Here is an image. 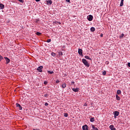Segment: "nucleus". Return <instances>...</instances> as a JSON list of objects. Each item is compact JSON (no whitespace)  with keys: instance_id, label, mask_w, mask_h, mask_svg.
Segmentation results:
<instances>
[{"instance_id":"1","label":"nucleus","mask_w":130,"mask_h":130,"mask_svg":"<svg viewBox=\"0 0 130 130\" xmlns=\"http://www.w3.org/2000/svg\"><path fill=\"white\" fill-rule=\"evenodd\" d=\"M82 62L84 64V66L87 67V68H89V67H90L89 62H88V61H87V60H86V59H82Z\"/></svg>"},{"instance_id":"2","label":"nucleus","mask_w":130,"mask_h":130,"mask_svg":"<svg viewBox=\"0 0 130 130\" xmlns=\"http://www.w3.org/2000/svg\"><path fill=\"white\" fill-rule=\"evenodd\" d=\"M87 19L89 21H92L93 20V16L89 15L87 16Z\"/></svg>"},{"instance_id":"3","label":"nucleus","mask_w":130,"mask_h":130,"mask_svg":"<svg viewBox=\"0 0 130 130\" xmlns=\"http://www.w3.org/2000/svg\"><path fill=\"white\" fill-rule=\"evenodd\" d=\"M42 69H43V66H39L37 69V71L40 73H42Z\"/></svg>"},{"instance_id":"4","label":"nucleus","mask_w":130,"mask_h":130,"mask_svg":"<svg viewBox=\"0 0 130 130\" xmlns=\"http://www.w3.org/2000/svg\"><path fill=\"white\" fill-rule=\"evenodd\" d=\"M114 118H116V117L119 115V112L115 111L114 112Z\"/></svg>"},{"instance_id":"5","label":"nucleus","mask_w":130,"mask_h":130,"mask_svg":"<svg viewBox=\"0 0 130 130\" xmlns=\"http://www.w3.org/2000/svg\"><path fill=\"white\" fill-rule=\"evenodd\" d=\"M78 54L79 55H83V50L82 49H78Z\"/></svg>"},{"instance_id":"6","label":"nucleus","mask_w":130,"mask_h":130,"mask_svg":"<svg viewBox=\"0 0 130 130\" xmlns=\"http://www.w3.org/2000/svg\"><path fill=\"white\" fill-rule=\"evenodd\" d=\"M109 128H110L111 130H116L115 127H114V125H110Z\"/></svg>"},{"instance_id":"7","label":"nucleus","mask_w":130,"mask_h":130,"mask_svg":"<svg viewBox=\"0 0 130 130\" xmlns=\"http://www.w3.org/2000/svg\"><path fill=\"white\" fill-rule=\"evenodd\" d=\"M83 130H88V125H85L82 126Z\"/></svg>"},{"instance_id":"8","label":"nucleus","mask_w":130,"mask_h":130,"mask_svg":"<svg viewBox=\"0 0 130 130\" xmlns=\"http://www.w3.org/2000/svg\"><path fill=\"white\" fill-rule=\"evenodd\" d=\"M16 107H19V110H22V106H20V105L19 104L17 103Z\"/></svg>"},{"instance_id":"9","label":"nucleus","mask_w":130,"mask_h":130,"mask_svg":"<svg viewBox=\"0 0 130 130\" xmlns=\"http://www.w3.org/2000/svg\"><path fill=\"white\" fill-rule=\"evenodd\" d=\"M4 58L6 60V63L7 64H8V63H9V62H10V60L9 59V58H8L7 57H5Z\"/></svg>"},{"instance_id":"10","label":"nucleus","mask_w":130,"mask_h":130,"mask_svg":"<svg viewBox=\"0 0 130 130\" xmlns=\"http://www.w3.org/2000/svg\"><path fill=\"white\" fill-rule=\"evenodd\" d=\"M80 90V89L79 88H73L72 90L74 92H79V90Z\"/></svg>"},{"instance_id":"11","label":"nucleus","mask_w":130,"mask_h":130,"mask_svg":"<svg viewBox=\"0 0 130 130\" xmlns=\"http://www.w3.org/2000/svg\"><path fill=\"white\" fill-rule=\"evenodd\" d=\"M0 8L1 10H4L5 9V5L3 4H0Z\"/></svg>"},{"instance_id":"12","label":"nucleus","mask_w":130,"mask_h":130,"mask_svg":"<svg viewBox=\"0 0 130 130\" xmlns=\"http://www.w3.org/2000/svg\"><path fill=\"white\" fill-rule=\"evenodd\" d=\"M61 87L63 89H64L65 88L67 87V84L66 83H63L62 85H61Z\"/></svg>"},{"instance_id":"13","label":"nucleus","mask_w":130,"mask_h":130,"mask_svg":"<svg viewBox=\"0 0 130 130\" xmlns=\"http://www.w3.org/2000/svg\"><path fill=\"white\" fill-rule=\"evenodd\" d=\"M90 121L91 122H94V121H95V118L94 117L90 118Z\"/></svg>"},{"instance_id":"14","label":"nucleus","mask_w":130,"mask_h":130,"mask_svg":"<svg viewBox=\"0 0 130 130\" xmlns=\"http://www.w3.org/2000/svg\"><path fill=\"white\" fill-rule=\"evenodd\" d=\"M47 5H51L52 4V1L50 0V1H47Z\"/></svg>"},{"instance_id":"15","label":"nucleus","mask_w":130,"mask_h":130,"mask_svg":"<svg viewBox=\"0 0 130 130\" xmlns=\"http://www.w3.org/2000/svg\"><path fill=\"white\" fill-rule=\"evenodd\" d=\"M117 94L118 95H120V94H121V90H118L117 91Z\"/></svg>"},{"instance_id":"16","label":"nucleus","mask_w":130,"mask_h":130,"mask_svg":"<svg viewBox=\"0 0 130 130\" xmlns=\"http://www.w3.org/2000/svg\"><path fill=\"white\" fill-rule=\"evenodd\" d=\"M116 98L118 101L120 100V97H119V96H118V95L117 94H116Z\"/></svg>"},{"instance_id":"17","label":"nucleus","mask_w":130,"mask_h":130,"mask_svg":"<svg viewBox=\"0 0 130 130\" xmlns=\"http://www.w3.org/2000/svg\"><path fill=\"white\" fill-rule=\"evenodd\" d=\"M90 31H91V32H94V31H95V28L94 27H91Z\"/></svg>"},{"instance_id":"18","label":"nucleus","mask_w":130,"mask_h":130,"mask_svg":"<svg viewBox=\"0 0 130 130\" xmlns=\"http://www.w3.org/2000/svg\"><path fill=\"white\" fill-rule=\"evenodd\" d=\"M85 58L86 59H89V60H91V58L89 57V56H85Z\"/></svg>"},{"instance_id":"19","label":"nucleus","mask_w":130,"mask_h":130,"mask_svg":"<svg viewBox=\"0 0 130 130\" xmlns=\"http://www.w3.org/2000/svg\"><path fill=\"white\" fill-rule=\"evenodd\" d=\"M122 6H123V1L121 0L120 7H122Z\"/></svg>"},{"instance_id":"20","label":"nucleus","mask_w":130,"mask_h":130,"mask_svg":"<svg viewBox=\"0 0 130 130\" xmlns=\"http://www.w3.org/2000/svg\"><path fill=\"white\" fill-rule=\"evenodd\" d=\"M48 74H50V75H52V74H54V72L53 71H48Z\"/></svg>"},{"instance_id":"21","label":"nucleus","mask_w":130,"mask_h":130,"mask_svg":"<svg viewBox=\"0 0 130 130\" xmlns=\"http://www.w3.org/2000/svg\"><path fill=\"white\" fill-rule=\"evenodd\" d=\"M64 116L65 117H68V116H69V114H68V113H64Z\"/></svg>"},{"instance_id":"22","label":"nucleus","mask_w":130,"mask_h":130,"mask_svg":"<svg viewBox=\"0 0 130 130\" xmlns=\"http://www.w3.org/2000/svg\"><path fill=\"white\" fill-rule=\"evenodd\" d=\"M51 54L52 56H55V55H56V54H55V53H53V52H52Z\"/></svg>"},{"instance_id":"23","label":"nucleus","mask_w":130,"mask_h":130,"mask_svg":"<svg viewBox=\"0 0 130 130\" xmlns=\"http://www.w3.org/2000/svg\"><path fill=\"white\" fill-rule=\"evenodd\" d=\"M91 127H92V128L93 129L92 130L97 128V127H95V125H92Z\"/></svg>"},{"instance_id":"24","label":"nucleus","mask_w":130,"mask_h":130,"mask_svg":"<svg viewBox=\"0 0 130 130\" xmlns=\"http://www.w3.org/2000/svg\"><path fill=\"white\" fill-rule=\"evenodd\" d=\"M47 42L48 43H49V42H51V39H48V40H47Z\"/></svg>"},{"instance_id":"25","label":"nucleus","mask_w":130,"mask_h":130,"mask_svg":"<svg viewBox=\"0 0 130 130\" xmlns=\"http://www.w3.org/2000/svg\"><path fill=\"white\" fill-rule=\"evenodd\" d=\"M124 36V35L123 34H122L120 36V38H122Z\"/></svg>"},{"instance_id":"26","label":"nucleus","mask_w":130,"mask_h":130,"mask_svg":"<svg viewBox=\"0 0 130 130\" xmlns=\"http://www.w3.org/2000/svg\"><path fill=\"white\" fill-rule=\"evenodd\" d=\"M36 34H37V35H38L39 36H40V35H41V33H40L39 32H37Z\"/></svg>"},{"instance_id":"27","label":"nucleus","mask_w":130,"mask_h":130,"mask_svg":"<svg viewBox=\"0 0 130 130\" xmlns=\"http://www.w3.org/2000/svg\"><path fill=\"white\" fill-rule=\"evenodd\" d=\"M102 74H103V76H105V75H106V72L104 71Z\"/></svg>"},{"instance_id":"28","label":"nucleus","mask_w":130,"mask_h":130,"mask_svg":"<svg viewBox=\"0 0 130 130\" xmlns=\"http://www.w3.org/2000/svg\"><path fill=\"white\" fill-rule=\"evenodd\" d=\"M4 58V57H3V56L0 55V60H2V59H3Z\"/></svg>"},{"instance_id":"29","label":"nucleus","mask_w":130,"mask_h":130,"mask_svg":"<svg viewBox=\"0 0 130 130\" xmlns=\"http://www.w3.org/2000/svg\"><path fill=\"white\" fill-rule=\"evenodd\" d=\"M19 1V2H20V3H24V1L23 0H18Z\"/></svg>"},{"instance_id":"30","label":"nucleus","mask_w":130,"mask_h":130,"mask_svg":"<svg viewBox=\"0 0 130 130\" xmlns=\"http://www.w3.org/2000/svg\"><path fill=\"white\" fill-rule=\"evenodd\" d=\"M56 84H58V83H59V80H57L56 81Z\"/></svg>"},{"instance_id":"31","label":"nucleus","mask_w":130,"mask_h":130,"mask_svg":"<svg viewBox=\"0 0 130 130\" xmlns=\"http://www.w3.org/2000/svg\"><path fill=\"white\" fill-rule=\"evenodd\" d=\"M45 106H48V103H45Z\"/></svg>"},{"instance_id":"32","label":"nucleus","mask_w":130,"mask_h":130,"mask_svg":"<svg viewBox=\"0 0 130 130\" xmlns=\"http://www.w3.org/2000/svg\"><path fill=\"white\" fill-rule=\"evenodd\" d=\"M44 85H47V81H45L44 82Z\"/></svg>"},{"instance_id":"33","label":"nucleus","mask_w":130,"mask_h":130,"mask_svg":"<svg viewBox=\"0 0 130 130\" xmlns=\"http://www.w3.org/2000/svg\"><path fill=\"white\" fill-rule=\"evenodd\" d=\"M48 95L47 94H44V97H48Z\"/></svg>"},{"instance_id":"34","label":"nucleus","mask_w":130,"mask_h":130,"mask_svg":"<svg viewBox=\"0 0 130 130\" xmlns=\"http://www.w3.org/2000/svg\"><path fill=\"white\" fill-rule=\"evenodd\" d=\"M66 2L67 3H71V1L70 0H66Z\"/></svg>"},{"instance_id":"35","label":"nucleus","mask_w":130,"mask_h":130,"mask_svg":"<svg viewBox=\"0 0 130 130\" xmlns=\"http://www.w3.org/2000/svg\"><path fill=\"white\" fill-rule=\"evenodd\" d=\"M127 66H128V67H129V68H130V63L129 62H128Z\"/></svg>"},{"instance_id":"36","label":"nucleus","mask_w":130,"mask_h":130,"mask_svg":"<svg viewBox=\"0 0 130 130\" xmlns=\"http://www.w3.org/2000/svg\"><path fill=\"white\" fill-rule=\"evenodd\" d=\"M101 37H103V34L101 35Z\"/></svg>"},{"instance_id":"37","label":"nucleus","mask_w":130,"mask_h":130,"mask_svg":"<svg viewBox=\"0 0 130 130\" xmlns=\"http://www.w3.org/2000/svg\"><path fill=\"white\" fill-rule=\"evenodd\" d=\"M36 2H40V0H36Z\"/></svg>"},{"instance_id":"38","label":"nucleus","mask_w":130,"mask_h":130,"mask_svg":"<svg viewBox=\"0 0 130 130\" xmlns=\"http://www.w3.org/2000/svg\"><path fill=\"white\" fill-rule=\"evenodd\" d=\"M61 54L62 55V53H61Z\"/></svg>"},{"instance_id":"39","label":"nucleus","mask_w":130,"mask_h":130,"mask_svg":"<svg viewBox=\"0 0 130 130\" xmlns=\"http://www.w3.org/2000/svg\"><path fill=\"white\" fill-rule=\"evenodd\" d=\"M73 84H74L75 83V82H72Z\"/></svg>"},{"instance_id":"40","label":"nucleus","mask_w":130,"mask_h":130,"mask_svg":"<svg viewBox=\"0 0 130 130\" xmlns=\"http://www.w3.org/2000/svg\"><path fill=\"white\" fill-rule=\"evenodd\" d=\"M59 24H60V22H59Z\"/></svg>"}]
</instances>
